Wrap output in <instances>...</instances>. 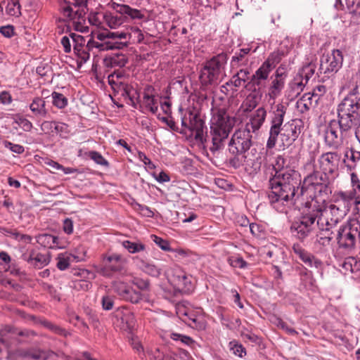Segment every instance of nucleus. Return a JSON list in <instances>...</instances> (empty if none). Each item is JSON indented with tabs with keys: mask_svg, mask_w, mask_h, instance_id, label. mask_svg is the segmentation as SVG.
<instances>
[{
	"mask_svg": "<svg viewBox=\"0 0 360 360\" xmlns=\"http://www.w3.org/2000/svg\"><path fill=\"white\" fill-rule=\"evenodd\" d=\"M15 123L25 131H30L33 127L32 123L22 116L16 117Z\"/></svg>",
	"mask_w": 360,
	"mask_h": 360,
	"instance_id": "51",
	"label": "nucleus"
},
{
	"mask_svg": "<svg viewBox=\"0 0 360 360\" xmlns=\"http://www.w3.org/2000/svg\"><path fill=\"white\" fill-rule=\"evenodd\" d=\"M87 0H63L60 3L59 11L63 20L72 25L74 29L81 32L88 31L86 25Z\"/></svg>",
	"mask_w": 360,
	"mask_h": 360,
	"instance_id": "9",
	"label": "nucleus"
},
{
	"mask_svg": "<svg viewBox=\"0 0 360 360\" xmlns=\"http://www.w3.org/2000/svg\"><path fill=\"white\" fill-rule=\"evenodd\" d=\"M252 131L248 129L237 130L229 143V153L233 155L229 162L234 168L242 166L246 160L245 152L252 144Z\"/></svg>",
	"mask_w": 360,
	"mask_h": 360,
	"instance_id": "10",
	"label": "nucleus"
},
{
	"mask_svg": "<svg viewBox=\"0 0 360 360\" xmlns=\"http://www.w3.org/2000/svg\"><path fill=\"white\" fill-rule=\"evenodd\" d=\"M170 338L176 342H180L184 345L193 347L195 345V341L189 336L182 335L177 333H172L170 335Z\"/></svg>",
	"mask_w": 360,
	"mask_h": 360,
	"instance_id": "46",
	"label": "nucleus"
},
{
	"mask_svg": "<svg viewBox=\"0 0 360 360\" xmlns=\"http://www.w3.org/2000/svg\"><path fill=\"white\" fill-rule=\"evenodd\" d=\"M344 56L339 49H333L321 56L319 72L323 77H333L342 67Z\"/></svg>",
	"mask_w": 360,
	"mask_h": 360,
	"instance_id": "13",
	"label": "nucleus"
},
{
	"mask_svg": "<svg viewBox=\"0 0 360 360\" xmlns=\"http://www.w3.org/2000/svg\"><path fill=\"white\" fill-rule=\"evenodd\" d=\"M196 312L200 313L198 316L192 321L188 322V325L196 330H202L206 328L207 322L205 318V314L202 308H196Z\"/></svg>",
	"mask_w": 360,
	"mask_h": 360,
	"instance_id": "34",
	"label": "nucleus"
},
{
	"mask_svg": "<svg viewBox=\"0 0 360 360\" xmlns=\"http://www.w3.org/2000/svg\"><path fill=\"white\" fill-rule=\"evenodd\" d=\"M228 262L231 266L235 268L245 269L248 266V264L243 258L238 256L230 257L228 259Z\"/></svg>",
	"mask_w": 360,
	"mask_h": 360,
	"instance_id": "53",
	"label": "nucleus"
},
{
	"mask_svg": "<svg viewBox=\"0 0 360 360\" xmlns=\"http://www.w3.org/2000/svg\"><path fill=\"white\" fill-rule=\"evenodd\" d=\"M342 266L345 270L354 273L360 269V262L354 257H349L345 259Z\"/></svg>",
	"mask_w": 360,
	"mask_h": 360,
	"instance_id": "42",
	"label": "nucleus"
},
{
	"mask_svg": "<svg viewBox=\"0 0 360 360\" xmlns=\"http://www.w3.org/2000/svg\"><path fill=\"white\" fill-rule=\"evenodd\" d=\"M122 245L131 254L143 251L146 248L145 245L142 243L132 242L127 240L122 241Z\"/></svg>",
	"mask_w": 360,
	"mask_h": 360,
	"instance_id": "39",
	"label": "nucleus"
},
{
	"mask_svg": "<svg viewBox=\"0 0 360 360\" xmlns=\"http://www.w3.org/2000/svg\"><path fill=\"white\" fill-rule=\"evenodd\" d=\"M258 102L259 101L257 95L250 94L243 104L244 112H251L257 107Z\"/></svg>",
	"mask_w": 360,
	"mask_h": 360,
	"instance_id": "45",
	"label": "nucleus"
},
{
	"mask_svg": "<svg viewBox=\"0 0 360 360\" xmlns=\"http://www.w3.org/2000/svg\"><path fill=\"white\" fill-rule=\"evenodd\" d=\"M229 348L234 355L238 357L242 358L246 354L245 348L237 340L229 342Z\"/></svg>",
	"mask_w": 360,
	"mask_h": 360,
	"instance_id": "43",
	"label": "nucleus"
},
{
	"mask_svg": "<svg viewBox=\"0 0 360 360\" xmlns=\"http://www.w3.org/2000/svg\"><path fill=\"white\" fill-rule=\"evenodd\" d=\"M117 32H103L96 34V38L100 41L86 40L82 36H75V59L77 64V68H80L90 58V51L92 48H96L100 51H108L112 49H120L126 46V43L119 41L116 35L112 34Z\"/></svg>",
	"mask_w": 360,
	"mask_h": 360,
	"instance_id": "6",
	"label": "nucleus"
},
{
	"mask_svg": "<svg viewBox=\"0 0 360 360\" xmlns=\"http://www.w3.org/2000/svg\"><path fill=\"white\" fill-rule=\"evenodd\" d=\"M300 258L305 264L310 267L315 266L316 268H318L321 264L319 259L307 251H305Z\"/></svg>",
	"mask_w": 360,
	"mask_h": 360,
	"instance_id": "48",
	"label": "nucleus"
},
{
	"mask_svg": "<svg viewBox=\"0 0 360 360\" xmlns=\"http://www.w3.org/2000/svg\"><path fill=\"white\" fill-rule=\"evenodd\" d=\"M314 161L311 160L305 165V169L311 172L304 178L300 189L301 198L303 200L305 198L306 202L315 200L319 202L321 201V205H323L325 199L322 197V193L327 188V182L323 174L315 170Z\"/></svg>",
	"mask_w": 360,
	"mask_h": 360,
	"instance_id": "8",
	"label": "nucleus"
},
{
	"mask_svg": "<svg viewBox=\"0 0 360 360\" xmlns=\"http://www.w3.org/2000/svg\"><path fill=\"white\" fill-rule=\"evenodd\" d=\"M326 92V87L324 85H318L312 91L311 94L315 98L314 105H316L319 100L323 96Z\"/></svg>",
	"mask_w": 360,
	"mask_h": 360,
	"instance_id": "59",
	"label": "nucleus"
},
{
	"mask_svg": "<svg viewBox=\"0 0 360 360\" xmlns=\"http://www.w3.org/2000/svg\"><path fill=\"white\" fill-rule=\"evenodd\" d=\"M108 83L114 91L120 94L122 96L128 97L131 102H134L136 91L127 84L124 76L121 72H113L108 77Z\"/></svg>",
	"mask_w": 360,
	"mask_h": 360,
	"instance_id": "16",
	"label": "nucleus"
},
{
	"mask_svg": "<svg viewBox=\"0 0 360 360\" xmlns=\"http://www.w3.org/2000/svg\"><path fill=\"white\" fill-rule=\"evenodd\" d=\"M115 297L110 295H105L102 297L101 304L104 310H111L114 305Z\"/></svg>",
	"mask_w": 360,
	"mask_h": 360,
	"instance_id": "58",
	"label": "nucleus"
},
{
	"mask_svg": "<svg viewBox=\"0 0 360 360\" xmlns=\"http://www.w3.org/2000/svg\"><path fill=\"white\" fill-rule=\"evenodd\" d=\"M285 56V53L281 50H277L272 52L264 61V63L274 70Z\"/></svg>",
	"mask_w": 360,
	"mask_h": 360,
	"instance_id": "38",
	"label": "nucleus"
},
{
	"mask_svg": "<svg viewBox=\"0 0 360 360\" xmlns=\"http://www.w3.org/2000/svg\"><path fill=\"white\" fill-rule=\"evenodd\" d=\"M20 252H22V259L37 268L40 269L49 263V258L47 255L37 252L32 248L29 247L25 249L24 247H21Z\"/></svg>",
	"mask_w": 360,
	"mask_h": 360,
	"instance_id": "21",
	"label": "nucleus"
},
{
	"mask_svg": "<svg viewBox=\"0 0 360 360\" xmlns=\"http://www.w3.org/2000/svg\"><path fill=\"white\" fill-rule=\"evenodd\" d=\"M155 89L152 86L148 85L144 88L142 97L136 92L134 100H137L141 108H145L153 114H155L158 110V99L155 96ZM133 103H134L132 102Z\"/></svg>",
	"mask_w": 360,
	"mask_h": 360,
	"instance_id": "18",
	"label": "nucleus"
},
{
	"mask_svg": "<svg viewBox=\"0 0 360 360\" xmlns=\"http://www.w3.org/2000/svg\"><path fill=\"white\" fill-rule=\"evenodd\" d=\"M273 167L276 172L275 174H278L279 172H286L287 169H291L286 165V160L282 155L276 157Z\"/></svg>",
	"mask_w": 360,
	"mask_h": 360,
	"instance_id": "47",
	"label": "nucleus"
},
{
	"mask_svg": "<svg viewBox=\"0 0 360 360\" xmlns=\"http://www.w3.org/2000/svg\"><path fill=\"white\" fill-rule=\"evenodd\" d=\"M250 48H244L235 52L231 60V66L232 68H238L246 66L248 63V54L250 53Z\"/></svg>",
	"mask_w": 360,
	"mask_h": 360,
	"instance_id": "31",
	"label": "nucleus"
},
{
	"mask_svg": "<svg viewBox=\"0 0 360 360\" xmlns=\"http://www.w3.org/2000/svg\"><path fill=\"white\" fill-rule=\"evenodd\" d=\"M6 13L11 16L18 17L20 12V5L18 0H11L6 7Z\"/></svg>",
	"mask_w": 360,
	"mask_h": 360,
	"instance_id": "44",
	"label": "nucleus"
},
{
	"mask_svg": "<svg viewBox=\"0 0 360 360\" xmlns=\"http://www.w3.org/2000/svg\"><path fill=\"white\" fill-rule=\"evenodd\" d=\"M286 110L287 107L283 103H279L271 112V126L266 142L268 149H272L276 146L278 135L283 146L288 148L293 144L301 133L302 122L300 120H292L283 126Z\"/></svg>",
	"mask_w": 360,
	"mask_h": 360,
	"instance_id": "4",
	"label": "nucleus"
},
{
	"mask_svg": "<svg viewBox=\"0 0 360 360\" xmlns=\"http://www.w3.org/2000/svg\"><path fill=\"white\" fill-rule=\"evenodd\" d=\"M2 144L5 148H8L12 152L19 155L23 153L25 151V148L22 146L13 143L6 140L3 141Z\"/></svg>",
	"mask_w": 360,
	"mask_h": 360,
	"instance_id": "56",
	"label": "nucleus"
},
{
	"mask_svg": "<svg viewBox=\"0 0 360 360\" xmlns=\"http://www.w3.org/2000/svg\"><path fill=\"white\" fill-rule=\"evenodd\" d=\"M104 13H96L89 17V22L96 27H101L103 22Z\"/></svg>",
	"mask_w": 360,
	"mask_h": 360,
	"instance_id": "57",
	"label": "nucleus"
},
{
	"mask_svg": "<svg viewBox=\"0 0 360 360\" xmlns=\"http://www.w3.org/2000/svg\"><path fill=\"white\" fill-rule=\"evenodd\" d=\"M349 131H342L339 121L332 120L325 130V141L329 146L338 147Z\"/></svg>",
	"mask_w": 360,
	"mask_h": 360,
	"instance_id": "17",
	"label": "nucleus"
},
{
	"mask_svg": "<svg viewBox=\"0 0 360 360\" xmlns=\"http://www.w3.org/2000/svg\"><path fill=\"white\" fill-rule=\"evenodd\" d=\"M355 2V0H336L334 5L335 8L338 11H343L345 9V5L347 10L352 7V5Z\"/></svg>",
	"mask_w": 360,
	"mask_h": 360,
	"instance_id": "60",
	"label": "nucleus"
},
{
	"mask_svg": "<svg viewBox=\"0 0 360 360\" xmlns=\"http://www.w3.org/2000/svg\"><path fill=\"white\" fill-rule=\"evenodd\" d=\"M356 202L354 194L349 191H338L333 195V203L345 208L347 212Z\"/></svg>",
	"mask_w": 360,
	"mask_h": 360,
	"instance_id": "26",
	"label": "nucleus"
},
{
	"mask_svg": "<svg viewBox=\"0 0 360 360\" xmlns=\"http://www.w3.org/2000/svg\"><path fill=\"white\" fill-rule=\"evenodd\" d=\"M56 259V266L58 269L61 271L67 269L69 267L70 263L75 262L71 253L68 252L60 253L58 255Z\"/></svg>",
	"mask_w": 360,
	"mask_h": 360,
	"instance_id": "35",
	"label": "nucleus"
},
{
	"mask_svg": "<svg viewBox=\"0 0 360 360\" xmlns=\"http://www.w3.org/2000/svg\"><path fill=\"white\" fill-rule=\"evenodd\" d=\"M338 117L342 131H349L360 123V97L357 87L350 91L338 106Z\"/></svg>",
	"mask_w": 360,
	"mask_h": 360,
	"instance_id": "7",
	"label": "nucleus"
},
{
	"mask_svg": "<svg viewBox=\"0 0 360 360\" xmlns=\"http://www.w3.org/2000/svg\"><path fill=\"white\" fill-rule=\"evenodd\" d=\"M37 242L41 246L51 249H62L64 247L59 243V238L51 234H39L36 237Z\"/></svg>",
	"mask_w": 360,
	"mask_h": 360,
	"instance_id": "30",
	"label": "nucleus"
},
{
	"mask_svg": "<svg viewBox=\"0 0 360 360\" xmlns=\"http://www.w3.org/2000/svg\"><path fill=\"white\" fill-rule=\"evenodd\" d=\"M54 129V134H59L61 136H65L68 134V126L65 123L56 122Z\"/></svg>",
	"mask_w": 360,
	"mask_h": 360,
	"instance_id": "61",
	"label": "nucleus"
},
{
	"mask_svg": "<svg viewBox=\"0 0 360 360\" xmlns=\"http://www.w3.org/2000/svg\"><path fill=\"white\" fill-rule=\"evenodd\" d=\"M181 125L184 129H188L191 132V136H194L197 141L205 144L214 153L223 148L224 141L233 127V121L224 111L219 110L214 113L210 121L211 140L205 138L204 131L206 127L197 114L188 112L182 117Z\"/></svg>",
	"mask_w": 360,
	"mask_h": 360,
	"instance_id": "1",
	"label": "nucleus"
},
{
	"mask_svg": "<svg viewBox=\"0 0 360 360\" xmlns=\"http://www.w3.org/2000/svg\"><path fill=\"white\" fill-rule=\"evenodd\" d=\"M266 117V110L264 107H259L248 116L249 121L245 128L252 132L258 131L263 125Z\"/></svg>",
	"mask_w": 360,
	"mask_h": 360,
	"instance_id": "25",
	"label": "nucleus"
},
{
	"mask_svg": "<svg viewBox=\"0 0 360 360\" xmlns=\"http://www.w3.org/2000/svg\"><path fill=\"white\" fill-rule=\"evenodd\" d=\"M108 6L117 13L122 15L124 22L128 19L137 20H142L144 18V14L141 10L131 8L127 4L110 2Z\"/></svg>",
	"mask_w": 360,
	"mask_h": 360,
	"instance_id": "22",
	"label": "nucleus"
},
{
	"mask_svg": "<svg viewBox=\"0 0 360 360\" xmlns=\"http://www.w3.org/2000/svg\"><path fill=\"white\" fill-rule=\"evenodd\" d=\"M15 354L18 360H56L54 352L36 348L18 349Z\"/></svg>",
	"mask_w": 360,
	"mask_h": 360,
	"instance_id": "19",
	"label": "nucleus"
},
{
	"mask_svg": "<svg viewBox=\"0 0 360 360\" xmlns=\"http://www.w3.org/2000/svg\"><path fill=\"white\" fill-rule=\"evenodd\" d=\"M348 213V212L343 207L333 203L330 205L328 209H325L323 205V210L321 214V220L324 225L325 230H331L336 226L337 224Z\"/></svg>",
	"mask_w": 360,
	"mask_h": 360,
	"instance_id": "15",
	"label": "nucleus"
},
{
	"mask_svg": "<svg viewBox=\"0 0 360 360\" xmlns=\"http://www.w3.org/2000/svg\"><path fill=\"white\" fill-rule=\"evenodd\" d=\"M127 57L126 55L120 53L111 56L109 59L110 64L112 67H124L127 63Z\"/></svg>",
	"mask_w": 360,
	"mask_h": 360,
	"instance_id": "49",
	"label": "nucleus"
},
{
	"mask_svg": "<svg viewBox=\"0 0 360 360\" xmlns=\"http://www.w3.org/2000/svg\"><path fill=\"white\" fill-rule=\"evenodd\" d=\"M271 79L265 97L271 105H274L276 99L281 95L285 82L283 79H278L273 76Z\"/></svg>",
	"mask_w": 360,
	"mask_h": 360,
	"instance_id": "24",
	"label": "nucleus"
},
{
	"mask_svg": "<svg viewBox=\"0 0 360 360\" xmlns=\"http://www.w3.org/2000/svg\"><path fill=\"white\" fill-rule=\"evenodd\" d=\"M306 84L304 79L297 74L289 85L293 94L297 96L303 91Z\"/></svg>",
	"mask_w": 360,
	"mask_h": 360,
	"instance_id": "37",
	"label": "nucleus"
},
{
	"mask_svg": "<svg viewBox=\"0 0 360 360\" xmlns=\"http://www.w3.org/2000/svg\"><path fill=\"white\" fill-rule=\"evenodd\" d=\"M300 174L293 169L279 172L270 180L271 191L268 198L271 206L279 212H286L287 208L292 203L295 189H299Z\"/></svg>",
	"mask_w": 360,
	"mask_h": 360,
	"instance_id": "3",
	"label": "nucleus"
},
{
	"mask_svg": "<svg viewBox=\"0 0 360 360\" xmlns=\"http://www.w3.org/2000/svg\"><path fill=\"white\" fill-rule=\"evenodd\" d=\"M87 155L98 165L106 167L109 165L108 162L103 157V155L97 151L91 150L88 152Z\"/></svg>",
	"mask_w": 360,
	"mask_h": 360,
	"instance_id": "52",
	"label": "nucleus"
},
{
	"mask_svg": "<svg viewBox=\"0 0 360 360\" xmlns=\"http://www.w3.org/2000/svg\"><path fill=\"white\" fill-rule=\"evenodd\" d=\"M116 35L119 39H124L127 44V41H130L131 43H141L144 36L142 31L138 27L134 26H129L127 28L126 32H117V33L112 34Z\"/></svg>",
	"mask_w": 360,
	"mask_h": 360,
	"instance_id": "27",
	"label": "nucleus"
},
{
	"mask_svg": "<svg viewBox=\"0 0 360 360\" xmlns=\"http://www.w3.org/2000/svg\"><path fill=\"white\" fill-rule=\"evenodd\" d=\"M52 103L58 109L65 108L68 103V98L62 94L53 91L51 94Z\"/></svg>",
	"mask_w": 360,
	"mask_h": 360,
	"instance_id": "41",
	"label": "nucleus"
},
{
	"mask_svg": "<svg viewBox=\"0 0 360 360\" xmlns=\"http://www.w3.org/2000/svg\"><path fill=\"white\" fill-rule=\"evenodd\" d=\"M75 262L84 261L86 259V250L83 246H78L76 248L73 252L71 253Z\"/></svg>",
	"mask_w": 360,
	"mask_h": 360,
	"instance_id": "54",
	"label": "nucleus"
},
{
	"mask_svg": "<svg viewBox=\"0 0 360 360\" xmlns=\"http://www.w3.org/2000/svg\"><path fill=\"white\" fill-rule=\"evenodd\" d=\"M125 264L126 259L121 255L112 253L103 255L101 264L96 266V269L98 274L107 278L119 274L120 278L113 281L112 284L114 290L122 300L136 304L143 299V295L127 284V278L131 276Z\"/></svg>",
	"mask_w": 360,
	"mask_h": 360,
	"instance_id": "2",
	"label": "nucleus"
},
{
	"mask_svg": "<svg viewBox=\"0 0 360 360\" xmlns=\"http://www.w3.org/2000/svg\"><path fill=\"white\" fill-rule=\"evenodd\" d=\"M272 70L270 66L264 62L252 75V82L256 86L261 85L262 82L266 81L269 78V74Z\"/></svg>",
	"mask_w": 360,
	"mask_h": 360,
	"instance_id": "32",
	"label": "nucleus"
},
{
	"mask_svg": "<svg viewBox=\"0 0 360 360\" xmlns=\"http://www.w3.org/2000/svg\"><path fill=\"white\" fill-rule=\"evenodd\" d=\"M56 121H44L41 124V129L45 134H54Z\"/></svg>",
	"mask_w": 360,
	"mask_h": 360,
	"instance_id": "62",
	"label": "nucleus"
},
{
	"mask_svg": "<svg viewBox=\"0 0 360 360\" xmlns=\"http://www.w3.org/2000/svg\"><path fill=\"white\" fill-rule=\"evenodd\" d=\"M116 326L124 331H131L136 326L134 314L126 308H122L116 313Z\"/></svg>",
	"mask_w": 360,
	"mask_h": 360,
	"instance_id": "23",
	"label": "nucleus"
},
{
	"mask_svg": "<svg viewBox=\"0 0 360 360\" xmlns=\"http://www.w3.org/2000/svg\"><path fill=\"white\" fill-rule=\"evenodd\" d=\"M323 205L321 202L311 200L304 202L301 216L291 225V231L300 240L313 236L318 230H325L321 220Z\"/></svg>",
	"mask_w": 360,
	"mask_h": 360,
	"instance_id": "5",
	"label": "nucleus"
},
{
	"mask_svg": "<svg viewBox=\"0 0 360 360\" xmlns=\"http://www.w3.org/2000/svg\"><path fill=\"white\" fill-rule=\"evenodd\" d=\"M13 236L14 239L25 244H30L32 243V238L30 236L22 234L19 232H14L13 233Z\"/></svg>",
	"mask_w": 360,
	"mask_h": 360,
	"instance_id": "64",
	"label": "nucleus"
},
{
	"mask_svg": "<svg viewBox=\"0 0 360 360\" xmlns=\"http://www.w3.org/2000/svg\"><path fill=\"white\" fill-rule=\"evenodd\" d=\"M331 230H318L316 233V243L323 247L328 246L333 239Z\"/></svg>",
	"mask_w": 360,
	"mask_h": 360,
	"instance_id": "36",
	"label": "nucleus"
},
{
	"mask_svg": "<svg viewBox=\"0 0 360 360\" xmlns=\"http://www.w3.org/2000/svg\"><path fill=\"white\" fill-rule=\"evenodd\" d=\"M340 156L337 153L328 152L323 153L318 160L319 168L323 175L333 174L338 170Z\"/></svg>",
	"mask_w": 360,
	"mask_h": 360,
	"instance_id": "20",
	"label": "nucleus"
},
{
	"mask_svg": "<svg viewBox=\"0 0 360 360\" xmlns=\"http://www.w3.org/2000/svg\"><path fill=\"white\" fill-rule=\"evenodd\" d=\"M29 108L32 114V116L37 119L45 118L49 114L46 101L41 97H34L30 103Z\"/></svg>",
	"mask_w": 360,
	"mask_h": 360,
	"instance_id": "29",
	"label": "nucleus"
},
{
	"mask_svg": "<svg viewBox=\"0 0 360 360\" xmlns=\"http://www.w3.org/2000/svg\"><path fill=\"white\" fill-rule=\"evenodd\" d=\"M153 241L163 250L169 251L171 250L169 243L167 240L158 237L157 236H153Z\"/></svg>",
	"mask_w": 360,
	"mask_h": 360,
	"instance_id": "63",
	"label": "nucleus"
},
{
	"mask_svg": "<svg viewBox=\"0 0 360 360\" xmlns=\"http://www.w3.org/2000/svg\"><path fill=\"white\" fill-rule=\"evenodd\" d=\"M308 97H302L297 101V108L302 112H306L311 108V101H307Z\"/></svg>",
	"mask_w": 360,
	"mask_h": 360,
	"instance_id": "55",
	"label": "nucleus"
},
{
	"mask_svg": "<svg viewBox=\"0 0 360 360\" xmlns=\"http://www.w3.org/2000/svg\"><path fill=\"white\" fill-rule=\"evenodd\" d=\"M133 260L136 265L146 274L158 277L161 274L162 269L150 260L143 259L140 257H135Z\"/></svg>",
	"mask_w": 360,
	"mask_h": 360,
	"instance_id": "28",
	"label": "nucleus"
},
{
	"mask_svg": "<svg viewBox=\"0 0 360 360\" xmlns=\"http://www.w3.org/2000/svg\"><path fill=\"white\" fill-rule=\"evenodd\" d=\"M360 240V221L354 219L340 227L337 234V241L341 248L352 250L356 242Z\"/></svg>",
	"mask_w": 360,
	"mask_h": 360,
	"instance_id": "12",
	"label": "nucleus"
},
{
	"mask_svg": "<svg viewBox=\"0 0 360 360\" xmlns=\"http://www.w3.org/2000/svg\"><path fill=\"white\" fill-rule=\"evenodd\" d=\"M167 278L170 283L177 290L184 293H190L193 290L191 276L179 266H174L167 273Z\"/></svg>",
	"mask_w": 360,
	"mask_h": 360,
	"instance_id": "14",
	"label": "nucleus"
},
{
	"mask_svg": "<svg viewBox=\"0 0 360 360\" xmlns=\"http://www.w3.org/2000/svg\"><path fill=\"white\" fill-rule=\"evenodd\" d=\"M228 57L221 53L203 63L199 74V80L203 86L217 84L224 72Z\"/></svg>",
	"mask_w": 360,
	"mask_h": 360,
	"instance_id": "11",
	"label": "nucleus"
},
{
	"mask_svg": "<svg viewBox=\"0 0 360 360\" xmlns=\"http://www.w3.org/2000/svg\"><path fill=\"white\" fill-rule=\"evenodd\" d=\"M111 12H105L103 15V22L111 29H116L122 25L124 21L122 15Z\"/></svg>",
	"mask_w": 360,
	"mask_h": 360,
	"instance_id": "33",
	"label": "nucleus"
},
{
	"mask_svg": "<svg viewBox=\"0 0 360 360\" xmlns=\"http://www.w3.org/2000/svg\"><path fill=\"white\" fill-rule=\"evenodd\" d=\"M316 66L314 64L308 63L304 65L301 71L298 73L300 76H302V78L304 79L305 83H307L309 79L312 77L314 74Z\"/></svg>",
	"mask_w": 360,
	"mask_h": 360,
	"instance_id": "50",
	"label": "nucleus"
},
{
	"mask_svg": "<svg viewBox=\"0 0 360 360\" xmlns=\"http://www.w3.org/2000/svg\"><path fill=\"white\" fill-rule=\"evenodd\" d=\"M75 36H81L80 34L75 33H70L68 35L63 36L60 39V44L63 48V51L65 53H70L73 46V52L75 53V41H73Z\"/></svg>",
	"mask_w": 360,
	"mask_h": 360,
	"instance_id": "40",
	"label": "nucleus"
}]
</instances>
